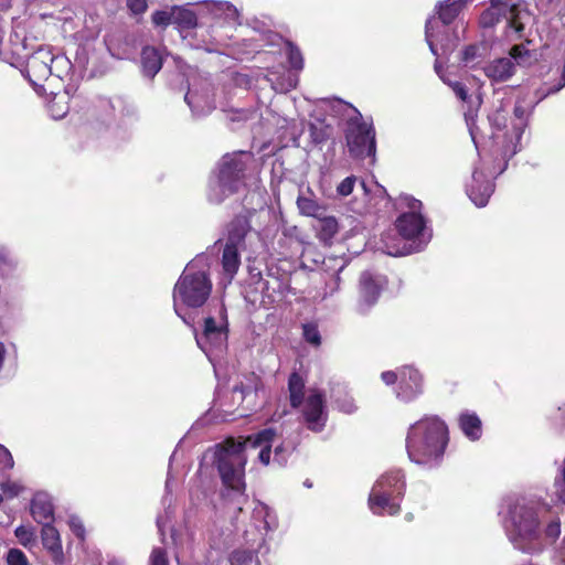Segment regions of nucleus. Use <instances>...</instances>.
Segmentation results:
<instances>
[{
	"label": "nucleus",
	"mask_w": 565,
	"mask_h": 565,
	"mask_svg": "<svg viewBox=\"0 0 565 565\" xmlns=\"http://www.w3.org/2000/svg\"><path fill=\"white\" fill-rule=\"evenodd\" d=\"M275 436V429L265 428L247 437H238L237 439L227 437L222 443L216 444L213 463L218 471L223 486L239 494H244L246 490V446L250 445L253 448L262 447L258 458L262 463L267 466L270 462L271 441Z\"/></svg>",
	"instance_id": "f257e3e1"
},
{
	"label": "nucleus",
	"mask_w": 565,
	"mask_h": 565,
	"mask_svg": "<svg viewBox=\"0 0 565 565\" xmlns=\"http://www.w3.org/2000/svg\"><path fill=\"white\" fill-rule=\"evenodd\" d=\"M448 427L437 416H426L413 424L407 433L406 449L412 461L426 465L443 457L447 447Z\"/></svg>",
	"instance_id": "f03ea898"
},
{
	"label": "nucleus",
	"mask_w": 565,
	"mask_h": 565,
	"mask_svg": "<svg viewBox=\"0 0 565 565\" xmlns=\"http://www.w3.org/2000/svg\"><path fill=\"white\" fill-rule=\"evenodd\" d=\"M540 509L533 502L516 501L509 509L510 539L524 553L543 551Z\"/></svg>",
	"instance_id": "7ed1b4c3"
},
{
	"label": "nucleus",
	"mask_w": 565,
	"mask_h": 565,
	"mask_svg": "<svg viewBox=\"0 0 565 565\" xmlns=\"http://www.w3.org/2000/svg\"><path fill=\"white\" fill-rule=\"evenodd\" d=\"M253 161L254 154L249 151H237L223 156L217 173L221 194L210 193V202L220 204L226 196L237 193L245 185V172Z\"/></svg>",
	"instance_id": "20e7f679"
},
{
	"label": "nucleus",
	"mask_w": 565,
	"mask_h": 565,
	"mask_svg": "<svg viewBox=\"0 0 565 565\" xmlns=\"http://www.w3.org/2000/svg\"><path fill=\"white\" fill-rule=\"evenodd\" d=\"M212 292V281L209 274L204 270L192 271L186 268L179 277L173 289L174 310L177 309V300L179 299L189 308L202 307Z\"/></svg>",
	"instance_id": "39448f33"
},
{
	"label": "nucleus",
	"mask_w": 565,
	"mask_h": 565,
	"mask_svg": "<svg viewBox=\"0 0 565 565\" xmlns=\"http://www.w3.org/2000/svg\"><path fill=\"white\" fill-rule=\"evenodd\" d=\"M345 141L352 158L363 160L375 157V130L372 124L363 120L360 113L347 120Z\"/></svg>",
	"instance_id": "423d86ee"
},
{
	"label": "nucleus",
	"mask_w": 565,
	"mask_h": 565,
	"mask_svg": "<svg viewBox=\"0 0 565 565\" xmlns=\"http://www.w3.org/2000/svg\"><path fill=\"white\" fill-rule=\"evenodd\" d=\"M53 54L44 49H39L26 61L25 75L39 95L45 93L43 82L52 75L51 63Z\"/></svg>",
	"instance_id": "0eeeda50"
},
{
	"label": "nucleus",
	"mask_w": 565,
	"mask_h": 565,
	"mask_svg": "<svg viewBox=\"0 0 565 565\" xmlns=\"http://www.w3.org/2000/svg\"><path fill=\"white\" fill-rule=\"evenodd\" d=\"M386 286L387 278L385 276H375L369 271L362 273L359 279L358 310L365 313L375 306Z\"/></svg>",
	"instance_id": "6e6552de"
},
{
	"label": "nucleus",
	"mask_w": 565,
	"mask_h": 565,
	"mask_svg": "<svg viewBox=\"0 0 565 565\" xmlns=\"http://www.w3.org/2000/svg\"><path fill=\"white\" fill-rule=\"evenodd\" d=\"M411 212L401 214L395 221V227L398 234L407 241L418 237L425 228V220L419 212L422 202L416 199H411L408 202Z\"/></svg>",
	"instance_id": "1a4fd4ad"
},
{
	"label": "nucleus",
	"mask_w": 565,
	"mask_h": 565,
	"mask_svg": "<svg viewBox=\"0 0 565 565\" xmlns=\"http://www.w3.org/2000/svg\"><path fill=\"white\" fill-rule=\"evenodd\" d=\"M303 402L302 416L307 427L312 431L322 430L326 424V417H323L324 395L320 391L313 390Z\"/></svg>",
	"instance_id": "9d476101"
},
{
	"label": "nucleus",
	"mask_w": 565,
	"mask_h": 565,
	"mask_svg": "<svg viewBox=\"0 0 565 565\" xmlns=\"http://www.w3.org/2000/svg\"><path fill=\"white\" fill-rule=\"evenodd\" d=\"M423 392V375L412 366H404L399 372L397 397L408 403L417 398Z\"/></svg>",
	"instance_id": "9b49d317"
},
{
	"label": "nucleus",
	"mask_w": 565,
	"mask_h": 565,
	"mask_svg": "<svg viewBox=\"0 0 565 565\" xmlns=\"http://www.w3.org/2000/svg\"><path fill=\"white\" fill-rule=\"evenodd\" d=\"M253 212L247 210L244 213L236 214L227 224L226 243L245 248V239L252 231L250 217Z\"/></svg>",
	"instance_id": "f8f14e48"
},
{
	"label": "nucleus",
	"mask_w": 565,
	"mask_h": 565,
	"mask_svg": "<svg viewBox=\"0 0 565 565\" xmlns=\"http://www.w3.org/2000/svg\"><path fill=\"white\" fill-rule=\"evenodd\" d=\"M494 185L487 179L482 171L475 170L472 173V181L468 185L467 193L470 200L479 207L488 204V201L493 193Z\"/></svg>",
	"instance_id": "ddd939ff"
},
{
	"label": "nucleus",
	"mask_w": 565,
	"mask_h": 565,
	"mask_svg": "<svg viewBox=\"0 0 565 565\" xmlns=\"http://www.w3.org/2000/svg\"><path fill=\"white\" fill-rule=\"evenodd\" d=\"M399 497L388 495L386 492L372 489L369 495V508L376 515H397L401 512V504L396 501Z\"/></svg>",
	"instance_id": "4468645a"
},
{
	"label": "nucleus",
	"mask_w": 565,
	"mask_h": 565,
	"mask_svg": "<svg viewBox=\"0 0 565 565\" xmlns=\"http://www.w3.org/2000/svg\"><path fill=\"white\" fill-rule=\"evenodd\" d=\"M373 489L388 495L403 498L406 489L405 477L401 470H392L381 476Z\"/></svg>",
	"instance_id": "2eb2a0df"
},
{
	"label": "nucleus",
	"mask_w": 565,
	"mask_h": 565,
	"mask_svg": "<svg viewBox=\"0 0 565 565\" xmlns=\"http://www.w3.org/2000/svg\"><path fill=\"white\" fill-rule=\"evenodd\" d=\"M227 338V322L218 326L213 317L204 319L203 332L196 337V342L202 350H205L206 344H220Z\"/></svg>",
	"instance_id": "dca6fc26"
},
{
	"label": "nucleus",
	"mask_w": 565,
	"mask_h": 565,
	"mask_svg": "<svg viewBox=\"0 0 565 565\" xmlns=\"http://www.w3.org/2000/svg\"><path fill=\"white\" fill-rule=\"evenodd\" d=\"M41 539L43 546L50 553L51 559L56 565L64 563V553L60 533L52 524L42 526Z\"/></svg>",
	"instance_id": "f3484780"
},
{
	"label": "nucleus",
	"mask_w": 565,
	"mask_h": 565,
	"mask_svg": "<svg viewBox=\"0 0 565 565\" xmlns=\"http://www.w3.org/2000/svg\"><path fill=\"white\" fill-rule=\"evenodd\" d=\"M31 515L42 526L54 522V507L45 494H36L31 500Z\"/></svg>",
	"instance_id": "a211bd4d"
},
{
	"label": "nucleus",
	"mask_w": 565,
	"mask_h": 565,
	"mask_svg": "<svg viewBox=\"0 0 565 565\" xmlns=\"http://www.w3.org/2000/svg\"><path fill=\"white\" fill-rule=\"evenodd\" d=\"M140 62L142 74L151 79L154 78L163 65V58L159 50L150 45L142 47Z\"/></svg>",
	"instance_id": "6ab92c4d"
},
{
	"label": "nucleus",
	"mask_w": 565,
	"mask_h": 565,
	"mask_svg": "<svg viewBox=\"0 0 565 565\" xmlns=\"http://www.w3.org/2000/svg\"><path fill=\"white\" fill-rule=\"evenodd\" d=\"M483 71L488 78L501 83L508 81L514 74L515 65L511 58L502 57L489 63Z\"/></svg>",
	"instance_id": "aec40b11"
},
{
	"label": "nucleus",
	"mask_w": 565,
	"mask_h": 565,
	"mask_svg": "<svg viewBox=\"0 0 565 565\" xmlns=\"http://www.w3.org/2000/svg\"><path fill=\"white\" fill-rule=\"evenodd\" d=\"M241 246L225 243L223 248L221 264L224 275L232 280L241 266Z\"/></svg>",
	"instance_id": "412c9836"
},
{
	"label": "nucleus",
	"mask_w": 565,
	"mask_h": 565,
	"mask_svg": "<svg viewBox=\"0 0 565 565\" xmlns=\"http://www.w3.org/2000/svg\"><path fill=\"white\" fill-rule=\"evenodd\" d=\"M458 425L463 435L472 441L480 439L482 423L476 413L463 412L458 417Z\"/></svg>",
	"instance_id": "4be33fe9"
},
{
	"label": "nucleus",
	"mask_w": 565,
	"mask_h": 565,
	"mask_svg": "<svg viewBox=\"0 0 565 565\" xmlns=\"http://www.w3.org/2000/svg\"><path fill=\"white\" fill-rule=\"evenodd\" d=\"M467 6V0H445L437 6L438 19L444 25L451 24Z\"/></svg>",
	"instance_id": "5701e85b"
},
{
	"label": "nucleus",
	"mask_w": 565,
	"mask_h": 565,
	"mask_svg": "<svg viewBox=\"0 0 565 565\" xmlns=\"http://www.w3.org/2000/svg\"><path fill=\"white\" fill-rule=\"evenodd\" d=\"M523 15H529V11L519 1L510 4L507 18H504L507 20V28L513 30L518 39H521L524 32Z\"/></svg>",
	"instance_id": "b1692460"
},
{
	"label": "nucleus",
	"mask_w": 565,
	"mask_h": 565,
	"mask_svg": "<svg viewBox=\"0 0 565 565\" xmlns=\"http://www.w3.org/2000/svg\"><path fill=\"white\" fill-rule=\"evenodd\" d=\"M306 383L298 372H291L288 377L289 402L292 408H299L303 404Z\"/></svg>",
	"instance_id": "393cba45"
},
{
	"label": "nucleus",
	"mask_w": 565,
	"mask_h": 565,
	"mask_svg": "<svg viewBox=\"0 0 565 565\" xmlns=\"http://www.w3.org/2000/svg\"><path fill=\"white\" fill-rule=\"evenodd\" d=\"M173 24L180 30H191L198 25V18L194 11L175 7L172 9Z\"/></svg>",
	"instance_id": "a878e982"
},
{
	"label": "nucleus",
	"mask_w": 565,
	"mask_h": 565,
	"mask_svg": "<svg viewBox=\"0 0 565 565\" xmlns=\"http://www.w3.org/2000/svg\"><path fill=\"white\" fill-rule=\"evenodd\" d=\"M318 237L321 242L329 244L339 232V223L334 216H326L324 214L318 217Z\"/></svg>",
	"instance_id": "bb28decb"
},
{
	"label": "nucleus",
	"mask_w": 565,
	"mask_h": 565,
	"mask_svg": "<svg viewBox=\"0 0 565 565\" xmlns=\"http://www.w3.org/2000/svg\"><path fill=\"white\" fill-rule=\"evenodd\" d=\"M508 11L489 6L479 17V26L481 29H493L502 19L507 18Z\"/></svg>",
	"instance_id": "cd10ccee"
},
{
	"label": "nucleus",
	"mask_w": 565,
	"mask_h": 565,
	"mask_svg": "<svg viewBox=\"0 0 565 565\" xmlns=\"http://www.w3.org/2000/svg\"><path fill=\"white\" fill-rule=\"evenodd\" d=\"M246 380L247 383L241 382L233 387V394H239L242 402L248 396H256L262 386L260 379L254 373H250Z\"/></svg>",
	"instance_id": "c85d7f7f"
},
{
	"label": "nucleus",
	"mask_w": 565,
	"mask_h": 565,
	"mask_svg": "<svg viewBox=\"0 0 565 565\" xmlns=\"http://www.w3.org/2000/svg\"><path fill=\"white\" fill-rule=\"evenodd\" d=\"M297 204L301 214L315 218L323 215L326 211V209L319 205L317 201L303 196L298 198Z\"/></svg>",
	"instance_id": "c756f323"
},
{
	"label": "nucleus",
	"mask_w": 565,
	"mask_h": 565,
	"mask_svg": "<svg viewBox=\"0 0 565 565\" xmlns=\"http://www.w3.org/2000/svg\"><path fill=\"white\" fill-rule=\"evenodd\" d=\"M14 535L24 547H29L35 543V530L32 526L19 525L14 530Z\"/></svg>",
	"instance_id": "7c9ffc66"
},
{
	"label": "nucleus",
	"mask_w": 565,
	"mask_h": 565,
	"mask_svg": "<svg viewBox=\"0 0 565 565\" xmlns=\"http://www.w3.org/2000/svg\"><path fill=\"white\" fill-rule=\"evenodd\" d=\"M286 46H287L288 62H289L290 66L294 70H298V71L302 70L303 57H302V54H301V51L299 50V47L296 44H294L291 41H287Z\"/></svg>",
	"instance_id": "2f4dec72"
},
{
	"label": "nucleus",
	"mask_w": 565,
	"mask_h": 565,
	"mask_svg": "<svg viewBox=\"0 0 565 565\" xmlns=\"http://www.w3.org/2000/svg\"><path fill=\"white\" fill-rule=\"evenodd\" d=\"M561 534V522L558 519L551 520L542 532L543 546L545 543H554Z\"/></svg>",
	"instance_id": "473e14b6"
},
{
	"label": "nucleus",
	"mask_w": 565,
	"mask_h": 565,
	"mask_svg": "<svg viewBox=\"0 0 565 565\" xmlns=\"http://www.w3.org/2000/svg\"><path fill=\"white\" fill-rule=\"evenodd\" d=\"M256 554L250 550H235L230 556L231 565H252Z\"/></svg>",
	"instance_id": "72a5a7b5"
},
{
	"label": "nucleus",
	"mask_w": 565,
	"mask_h": 565,
	"mask_svg": "<svg viewBox=\"0 0 565 565\" xmlns=\"http://www.w3.org/2000/svg\"><path fill=\"white\" fill-rule=\"evenodd\" d=\"M302 335L305 341L313 347H319L321 344V335L316 323L309 322L302 324Z\"/></svg>",
	"instance_id": "f704fd0d"
},
{
	"label": "nucleus",
	"mask_w": 565,
	"mask_h": 565,
	"mask_svg": "<svg viewBox=\"0 0 565 565\" xmlns=\"http://www.w3.org/2000/svg\"><path fill=\"white\" fill-rule=\"evenodd\" d=\"M0 488L7 499H13L18 497L23 490V487L20 483L10 480L1 482Z\"/></svg>",
	"instance_id": "c9c22d12"
},
{
	"label": "nucleus",
	"mask_w": 565,
	"mask_h": 565,
	"mask_svg": "<svg viewBox=\"0 0 565 565\" xmlns=\"http://www.w3.org/2000/svg\"><path fill=\"white\" fill-rule=\"evenodd\" d=\"M152 23L157 26L166 28L169 24H173L172 10L170 12L158 10L151 15Z\"/></svg>",
	"instance_id": "e433bc0d"
},
{
	"label": "nucleus",
	"mask_w": 565,
	"mask_h": 565,
	"mask_svg": "<svg viewBox=\"0 0 565 565\" xmlns=\"http://www.w3.org/2000/svg\"><path fill=\"white\" fill-rule=\"evenodd\" d=\"M8 565H29L25 554L19 548H10L7 554Z\"/></svg>",
	"instance_id": "4c0bfd02"
},
{
	"label": "nucleus",
	"mask_w": 565,
	"mask_h": 565,
	"mask_svg": "<svg viewBox=\"0 0 565 565\" xmlns=\"http://www.w3.org/2000/svg\"><path fill=\"white\" fill-rule=\"evenodd\" d=\"M14 467V460L11 452L0 445V472H7Z\"/></svg>",
	"instance_id": "58836bf2"
},
{
	"label": "nucleus",
	"mask_w": 565,
	"mask_h": 565,
	"mask_svg": "<svg viewBox=\"0 0 565 565\" xmlns=\"http://www.w3.org/2000/svg\"><path fill=\"white\" fill-rule=\"evenodd\" d=\"M443 81L452 89L460 100L467 102L469 99L468 89L463 83L458 81H446L445 78H443Z\"/></svg>",
	"instance_id": "ea45409f"
},
{
	"label": "nucleus",
	"mask_w": 565,
	"mask_h": 565,
	"mask_svg": "<svg viewBox=\"0 0 565 565\" xmlns=\"http://www.w3.org/2000/svg\"><path fill=\"white\" fill-rule=\"evenodd\" d=\"M150 565H169L168 555L164 548L154 547L150 555Z\"/></svg>",
	"instance_id": "a19ab883"
},
{
	"label": "nucleus",
	"mask_w": 565,
	"mask_h": 565,
	"mask_svg": "<svg viewBox=\"0 0 565 565\" xmlns=\"http://www.w3.org/2000/svg\"><path fill=\"white\" fill-rule=\"evenodd\" d=\"M356 178L354 175L348 177L341 181V183L337 188L338 194L341 196H348L353 192V188L355 184Z\"/></svg>",
	"instance_id": "79ce46f5"
},
{
	"label": "nucleus",
	"mask_w": 565,
	"mask_h": 565,
	"mask_svg": "<svg viewBox=\"0 0 565 565\" xmlns=\"http://www.w3.org/2000/svg\"><path fill=\"white\" fill-rule=\"evenodd\" d=\"M68 525L71 531L77 539L82 541L85 540V526L78 518H71Z\"/></svg>",
	"instance_id": "37998d69"
},
{
	"label": "nucleus",
	"mask_w": 565,
	"mask_h": 565,
	"mask_svg": "<svg viewBox=\"0 0 565 565\" xmlns=\"http://www.w3.org/2000/svg\"><path fill=\"white\" fill-rule=\"evenodd\" d=\"M478 46L476 44H469L463 47L461 52V61L465 63H470L476 60L478 55Z\"/></svg>",
	"instance_id": "c03bdc74"
},
{
	"label": "nucleus",
	"mask_w": 565,
	"mask_h": 565,
	"mask_svg": "<svg viewBox=\"0 0 565 565\" xmlns=\"http://www.w3.org/2000/svg\"><path fill=\"white\" fill-rule=\"evenodd\" d=\"M127 7L132 13L141 14L147 10L148 3L147 0H127Z\"/></svg>",
	"instance_id": "a18cd8bd"
},
{
	"label": "nucleus",
	"mask_w": 565,
	"mask_h": 565,
	"mask_svg": "<svg viewBox=\"0 0 565 565\" xmlns=\"http://www.w3.org/2000/svg\"><path fill=\"white\" fill-rule=\"evenodd\" d=\"M49 108L54 118L64 117L68 109L66 105L63 107L58 106V103L56 102V97H54L53 100L50 102Z\"/></svg>",
	"instance_id": "49530a36"
},
{
	"label": "nucleus",
	"mask_w": 565,
	"mask_h": 565,
	"mask_svg": "<svg viewBox=\"0 0 565 565\" xmlns=\"http://www.w3.org/2000/svg\"><path fill=\"white\" fill-rule=\"evenodd\" d=\"M510 56L520 63L524 56H529V51L522 44H516L511 47Z\"/></svg>",
	"instance_id": "de8ad7c7"
},
{
	"label": "nucleus",
	"mask_w": 565,
	"mask_h": 565,
	"mask_svg": "<svg viewBox=\"0 0 565 565\" xmlns=\"http://www.w3.org/2000/svg\"><path fill=\"white\" fill-rule=\"evenodd\" d=\"M381 379L386 385H393L399 381V374L394 371H385L381 374Z\"/></svg>",
	"instance_id": "09e8293b"
},
{
	"label": "nucleus",
	"mask_w": 565,
	"mask_h": 565,
	"mask_svg": "<svg viewBox=\"0 0 565 565\" xmlns=\"http://www.w3.org/2000/svg\"><path fill=\"white\" fill-rule=\"evenodd\" d=\"M430 23H431V21H430V20H427V22H426V24H425L426 40H427V42H428V45H429V47H430V51H431L435 55H437V52H436L435 46H434V43H433V41H431V36H433V34L430 33Z\"/></svg>",
	"instance_id": "8fccbe9b"
},
{
	"label": "nucleus",
	"mask_w": 565,
	"mask_h": 565,
	"mask_svg": "<svg viewBox=\"0 0 565 565\" xmlns=\"http://www.w3.org/2000/svg\"><path fill=\"white\" fill-rule=\"evenodd\" d=\"M558 498L562 502L565 503V460L563 466V483L559 486L558 489Z\"/></svg>",
	"instance_id": "3c124183"
},
{
	"label": "nucleus",
	"mask_w": 565,
	"mask_h": 565,
	"mask_svg": "<svg viewBox=\"0 0 565 565\" xmlns=\"http://www.w3.org/2000/svg\"><path fill=\"white\" fill-rule=\"evenodd\" d=\"M490 6H494L499 9H503L505 11H508L510 4L508 3L507 0H490Z\"/></svg>",
	"instance_id": "603ef678"
},
{
	"label": "nucleus",
	"mask_w": 565,
	"mask_h": 565,
	"mask_svg": "<svg viewBox=\"0 0 565 565\" xmlns=\"http://www.w3.org/2000/svg\"><path fill=\"white\" fill-rule=\"evenodd\" d=\"M513 114L515 117L522 119L525 115V109L522 105H515L513 109Z\"/></svg>",
	"instance_id": "864d4df0"
},
{
	"label": "nucleus",
	"mask_w": 565,
	"mask_h": 565,
	"mask_svg": "<svg viewBox=\"0 0 565 565\" xmlns=\"http://www.w3.org/2000/svg\"><path fill=\"white\" fill-rule=\"evenodd\" d=\"M341 408L347 413H352L355 409V406L353 404V401L350 399L345 404H343Z\"/></svg>",
	"instance_id": "5fc2aeb1"
},
{
	"label": "nucleus",
	"mask_w": 565,
	"mask_h": 565,
	"mask_svg": "<svg viewBox=\"0 0 565 565\" xmlns=\"http://www.w3.org/2000/svg\"><path fill=\"white\" fill-rule=\"evenodd\" d=\"M558 556H559L562 563L565 565V537H564L562 545L558 550Z\"/></svg>",
	"instance_id": "6e6d98bb"
},
{
	"label": "nucleus",
	"mask_w": 565,
	"mask_h": 565,
	"mask_svg": "<svg viewBox=\"0 0 565 565\" xmlns=\"http://www.w3.org/2000/svg\"><path fill=\"white\" fill-rule=\"evenodd\" d=\"M7 264H8V258H7V256H6L3 253H1V252H0V268H1L2 266L7 265Z\"/></svg>",
	"instance_id": "4d7b16f0"
},
{
	"label": "nucleus",
	"mask_w": 565,
	"mask_h": 565,
	"mask_svg": "<svg viewBox=\"0 0 565 565\" xmlns=\"http://www.w3.org/2000/svg\"><path fill=\"white\" fill-rule=\"evenodd\" d=\"M507 166H508V163H507V162H504V164H503V167H502V168H500V169H498V170L492 171V173H497V174L502 173V172L505 170Z\"/></svg>",
	"instance_id": "13d9d810"
},
{
	"label": "nucleus",
	"mask_w": 565,
	"mask_h": 565,
	"mask_svg": "<svg viewBox=\"0 0 565 565\" xmlns=\"http://www.w3.org/2000/svg\"><path fill=\"white\" fill-rule=\"evenodd\" d=\"M281 451H282V447L281 446L276 447L275 448V456H277Z\"/></svg>",
	"instance_id": "bf43d9fd"
},
{
	"label": "nucleus",
	"mask_w": 565,
	"mask_h": 565,
	"mask_svg": "<svg viewBox=\"0 0 565 565\" xmlns=\"http://www.w3.org/2000/svg\"><path fill=\"white\" fill-rule=\"evenodd\" d=\"M222 318L226 320V309L223 307L221 310Z\"/></svg>",
	"instance_id": "052dcab7"
},
{
	"label": "nucleus",
	"mask_w": 565,
	"mask_h": 565,
	"mask_svg": "<svg viewBox=\"0 0 565 565\" xmlns=\"http://www.w3.org/2000/svg\"><path fill=\"white\" fill-rule=\"evenodd\" d=\"M313 139H315L316 142H322L324 140L323 137L318 138V136H315Z\"/></svg>",
	"instance_id": "680f3d73"
},
{
	"label": "nucleus",
	"mask_w": 565,
	"mask_h": 565,
	"mask_svg": "<svg viewBox=\"0 0 565 565\" xmlns=\"http://www.w3.org/2000/svg\"><path fill=\"white\" fill-rule=\"evenodd\" d=\"M390 255H394V256H397V255H402L403 253L402 252H388Z\"/></svg>",
	"instance_id": "e2e57ef3"
}]
</instances>
